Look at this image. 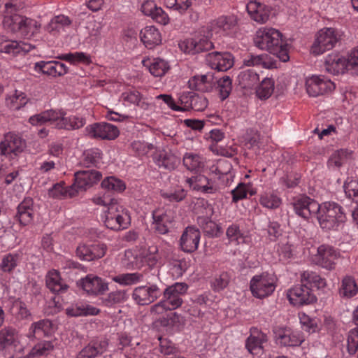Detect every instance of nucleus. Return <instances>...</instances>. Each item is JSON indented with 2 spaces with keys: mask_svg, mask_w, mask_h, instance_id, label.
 Returning <instances> with one entry per match:
<instances>
[{
  "mask_svg": "<svg viewBox=\"0 0 358 358\" xmlns=\"http://www.w3.org/2000/svg\"><path fill=\"white\" fill-rule=\"evenodd\" d=\"M54 349V345L50 341H41L37 343L30 350L26 358H38L46 356Z\"/></svg>",
  "mask_w": 358,
  "mask_h": 358,
  "instance_id": "obj_50",
  "label": "nucleus"
},
{
  "mask_svg": "<svg viewBox=\"0 0 358 358\" xmlns=\"http://www.w3.org/2000/svg\"><path fill=\"white\" fill-rule=\"evenodd\" d=\"M301 282L310 288L321 289L326 286V280L319 274L312 271H305L301 274Z\"/></svg>",
  "mask_w": 358,
  "mask_h": 358,
  "instance_id": "obj_45",
  "label": "nucleus"
},
{
  "mask_svg": "<svg viewBox=\"0 0 358 358\" xmlns=\"http://www.w3.org/2000/svg\"><path fill=\"white\" fill-rule=\"evenodd\" d=\"M343 189L346 197L358 206V180H348L343 185Z\"/></svg>",
  "mask_w": 358,
  "mask_h": 358,
  "instance_id": "obj_62",
  "label": "nucleus"
},
{
  "mask_svg": "<svg viewBox=\"0 0 358 358\" xmlns=\"http://www.w3.org/2000/svg\"><path fill=\"white\" fill-rule=\"evenodd\" d=\"M274 90V81L272 78H265L256 90V94L260 99H267Z\"/></svg>",
  "mask_w": 358,
  "mask_h": 358,
  "instance_id": "obj_56",
  "label": "nucleus"
},
{
  "mask_svg": "<svg viewBox=\"0 0 358 358\" xmlns=\"http://www.w3.org/2000/svg\"><path fill=\"white\" fill-rule=\"evenodd\" d=\"M106 251L104 244H80L77 247L76 255L80 260L90 262L103 257Z\"/></svg>",
  "mask_w": 358,
  "mask_h": 358,
  "instance_id": "obj_20",
  "label": "nucleus"
},
{
  "mask_svg": "<svg viewBox=\"0 0 358 358\" xmlns=\"http://www.w3.org/2000/svg\"><path fill=\"white\" fill-rule=\"evenodd\" d=\"M144 275L141 273H126L113 276L112 280L123 286H130L138 284L143 280Z\"/></svg>",
  "mask_w": 358,
  "mask_h": 358,
  "instance_id": "obj_48",
  "label": "nucleus"
},
{
  "mask_svg": "<svg viewBox=\"0 0 358 358\" xmlns=\"http://www.w3.org/2000/svg\"><path fill=\"white\" fill-rule=\"evenodd\" d=\"M34 70L38 73H42L52 77H57L55 60L40 61L34 64Z\"/></svg>",
  "mask_w": 358,
  "mask_h": 358,
  "instance_id": "obj_63",
  "label": "nucleus"
},
{
  "mask_svg": "<svg viewBox=\"0 0 358 358\" xmlns=\"http://www.w3.org/2000/svg\"><path fill=\"white\" fill-rule=\"evenodd\" d=\"M141 41L148 49H153L162 43V38L159 30L155 26H147L140 33Z\"/></svg>",
  "mask_w": 358,
  "mask_h": 358,
  "instance_id": "obj_35",
  "label": "nucleus"
},
{
  "mask_svg": "<svg viewBox=\"0 0 358 358\" xmlns=\"http://www.w3.org/2000/svg\"><path fill=\"white\" fill-rule=\"evenodd\" d=\"M276 342L285 347H298L304 341L301 331L290 328H279L275 331Z\"/></svg>",
  "mask_w": 358,
  "mask_h": 358,
  "instance_id": "obj_16",
  "label": "nucleus"
},
{
  "mask_svg": "<svg viewBox=\"0 0 358 358\" xmlns=\"http://www.w3.org/2000/svg\"><path fill=\"white\" fill-rule=\"evenodd\" d=\"M46 286L53 293L62 294L67 291L69 286L56 270L50 271L46 275Z\"/></svg>",
  "mask_w": 358,
  "mask_h": 358,
  "instance_id": "obj_39",
  "label": "nucleus"
},
{
  "mask_svg": "<svg viewBox=\"0 0 358 358\" xmlns=\"http://www.w3.org/2000/svg\"><path fill=\"white\" fill-rule=\"evenodd\" d=\"M101 154L98 148L88 149L83 152L81 163L87 167L95 166L99 162Z\"/></svg>",
  "mask_w": 358,
  "mask_h": 358,
  "instance_id": "obj_59",
  "label": "nucleus"
},
{
  "mask_svg": "<svg viewBox=\"0 0 358 358\" xmlns=\"http://www.w3.org/2000/svg\"><path fill=\"white\" fill-rule=\"evenodd\" d=\"M201 232L194 226H188L183 231L180 238V249L186 253H192L198 249Z\"/></svg>",
  "mask_w": 358,
  "mask_h": 358,
  "instance_id": "obj_17",
  "label": "nucleus"
},
{
  "mask_svg": "<svg viewBox=\"0 0 358 358\" xmlns=\"http://www.w3.org/2000/svg\"><path fill=\"white\" fill-rule=\"evenodd\" d=\"M40 27L41 24L36 20L23 16L18 32L22 36L29 38L38 32Z\"/></svg>",
  "mask_w": 358,
  "mask_h": 358,
  "instance_id": "obj_54",
  "label": "nucleus"
},
{
  "mask_svg": "<svg viewBox=\"0 0 358 358\" xmlns=\"http://www.w3.org/2000/svg\"><path fill=\"white\" fill-rule=\"evenodd\" d=\"M237 24V18L233 15H222L213 20L210 23L211 31L216 33H229Z\"/></svg>",
  "mask_w": 358,
  "mask_h": 358,
  "instance_id": "obj_37",
  "label": "nucleus"
},
{
  "mask_svg": "<svg viewBox=\"0 0 358 358\" xmlns=\"http://www.w3.org/2000/svg\"><path fill=\"white\" fill-rule=\"evenodd\" d=\"M142 64L155 77L164 76L170 69L168 62L159 57L144 59Z\"/></svg>",
  "mask_w": 358,
  "mask_h": 358,
  "instance_id": "obj_38",
  "label": "nucleus"
},
{
  "mask_svg": "<svg viewBox=\"0 0 358 358\" xmlns=\"http://www.w3.org/2000/svg\"><path fill=\"white\" fill-rule=\"evenodd\" d=\"M194 0H164L168 8L178 12L180 14L186 13L192 6Z\"/></svg>",
  "mask_w": 358,
  "mask_h": 358,
  "instance_id": "obj_60",
  "label": "nucleus"
},
{
  "mask_svg": "<svg viewBox=\"0 0 358 358\" xmlns=\"http://www.w3.org/2000/svg\"><path fill=\"white\" fill-rule=\"evenodd\" d=\"M74 176L75 182L72 186L74 187V189L77 190L78 193V191L85 190L99 182L102 175L98 171L87 169L76 172Z\"/></svg>",
  "mask_w": 358,
  "mask_h": 358,
  "instance_id": "obj_18",
  "label": "nucleus"
},
{
  "mask_svg": "<svg viewBox=\"0 0 358 358\" xmlns=\"http://www.w3.org/2000/svg\"><path fill=\"white\" fill-rule=\"evenodd\" d=\"M206 63L217 71H226L231 69L234 63V57L229 52H212L206 55Z\"/></svg>",
  "mask_w": 358,
  "mask_h": 358,
  "instance_id": "obj_15",
  "label": "nucleus"
},
{
  "mask_svg": "<svg viewBox=\"0 0 358 358\" xmlns=\"http://www.w3.org/2000/svg\"><path fill=\"white\" fill-rule=\"evenodd\" d=\"M213 80V76L211 73L196 75L189 80V85L196 90L207 91L211 87Z\"/></svg>",
  "mask_w": 358,
  "mask_h": 358,
  "instance_id": "obj_52",
  "label": "nucleus"
},
{
  "mask_svg": "<svg viewBox=\"0 0 358 358\" xmlns=\"http://www.w3.org/2000/svg\"><path fill=\"white\" fill-rule=\"evenodd\" d=\"M267 341L266 334L257 328L250 329V335L245 341V348L252 355H258L263 349V344Z\"/></svg>",
  "mask_w": 358,
  "mask_h": 358,
  "instance_id": "obj_29",
  "label": "nucleus"
},
{
  "mask_svg": "<svg viewBox=\"0 0 358 358\" xmlns=\"http://www.w3.org/2000/svg\"><path fill=\"white\" fill-rule=\"evenodd\" d=\"M155 163L159 167L168 171L176 169L180 163V159L171 151L160 150L153 157Z\"/></svg>",
  "mask_w": 358,
  "mask_h": 358,
  "instance_id": "obj_28",
  "label": "nucleus"
},
{
  "mask_svg": "<svg viewBox=\"0 0 358 358\" xmlns=\"http://www.w3.org/2000/svg\"><path fill=\"white\" fill-rule=\"evenodd\" d=\"M102 219L106 227L114 231L127 229L131 223L129 210L116 201H110Z\"/></svg>",
  "mask_w": 358,
  "mask_h": 358,
  "instance_id": "obj_4",
  "label": "nucleus"
},
{
  "mask_svg": "<svg viewBox=\"0 0 358 358\" xmlns=\"http://www.w3.org/2000/svg\"><path fill=\"white\" fill-rule=\"evenodd\" d=\"M78 284L88 294L99 295L103 294L108 289V283L98 276L87 275L85 278L80 279Z\"/></svg>",
  "mask_w": 358,
  "mask_h": 358,
  "instance_id": "obj_24",
  "label": "nucleus"
},
{
  "mask_svg": "<svg viewBox=\"0 0 358 358\" xmlns=\"http://www.w3.org/2000/svg\"><path fill=\"white\" fill-rule=\"evenodd\" d=\"M187 194V191L182 187H178L174 190H166L161 192V196L164 199H166L170 202L176 203L183 201L186 198Z\"/></svg>",
  "mask_w": 358,
  "mask_h": 358,
  "instance_id": "obj_61",
  "label": "nucleus"
},
{
  "mask_svg": "<svg viewBox=\"0 0 358 358\" xmlns=\"http://www.w3.org/2000/svg\"><path fill=\"white\" fill-rule=\"evenodd\" d=\"M179 103L182 105V111L194 110L202 111L208 106V101L203 95L194 92H182L179 97Z\"/></svg>",
  "mask_w": 358,
  "mask_h": 358,
  "instance_id": "obj_19",
  "label": "nucleus"
},
{
  "mask_svg": "<svg viewBox=\"0 0 358 358\" xmlns=\"http://www.w3.org/2000/svg\"><path fill=\"white\" fill-rule=\"evenodd\" d=\"M275 287V276L268 272L255 275L250 281L252 294L257 299H264L271 295Z\"/></svg>",
  "mask_w": 358,
  "mask_h": 358,
  "instance_id": "obj_5",
  "label": "nucleus"
},
{
  "mask_svg": "<svg viewBox=\"0 0 358 358\" xmlns=\"http://www.w3.org/2000/svg\"><path fill=\"white\" fill-rule=\"evenodd\" d=\"M246 9L250 17L258 23H265L269 18L270 10L268 7L257 1H250L247 4Z\"/></svg>",
  "mask_w": 358,
  "mask_h": 358,
  "instance_id": "obj_33",
  "label": "nucleus"
},
{
  "mask_svg": "<svg viewBox=\"0 0 358 358\" xmlns=\"http://www.w3.org/2000/svg\"><path fill=\"white\" fill-rule=\"evenodd\" d=\"M99 309L83 301L71 303L66 308V313L70 317L96 315Z\"/></svg>",
  "mask_w": 358,
  "mask_h": 358,
  "instance_id": "obj_36",
  "label": "nucleus"
},
{
  "mask_svg": "<svg viewBox=\"0 0 358 358\" xmlns=\"http://www.w3.org/2000/svg\"><path fill=\"white\" fill-rule=\"evenodd\" d=\"M186 182L193 190L205 194L215 193L218 187L215 180L209 179L204 175H197L186 179Z\"/></svg>",
  "mask_w": 358,
  "mask_h": 358,
  "instance_id": "obj_23",
  "label": "nucleus"
},
{
  "mask_svg": "<svg viewBox=\"0 0 358 358\" xmlns=\"http://www.w3.org/2000/svg\"><path fill=\"white\" fill-rule=\"evenodd\" d=\"M127 299V292L124 290H117L110 292L103 301L106 306L110 307L115 304L120 303Z\"/></svg>",
  "mask_w": 358,
  "mask_h": 358,
  "instance_id": "obj_64",
  "label": "nucleus"
},
{
  "mask_svg": "<svg viewBox=\"0 0 358 358\" xmlns=\"http://www.w3.org/2000/svg\"><path fill=\"white\" fill-rule=\"evenodd\" d=\"M299 319L301 328L310 333H315L319 330L318 319L316 317H310L305 313H299Z\"/></svg>",
  "mask_w": 358,
  "mask_h": 358,
  "instance_id": "obj_57",
  "label": "nucleus"
},
{
  "mask_svg": "<svg viewBox=\"0 0 358 358\" xmlns=\"http://www.w3.org/2000/svg\"><path fill=\"white\" fill-rule=\"evenodd\" d=\"M339 31L334 28H323L315 35L311 46V52L315 55L323 54L331 50L341 39Z\"/></svg>",
  "mask_w": 358,
  "mask_h": 358,
  "instance_id": "obj_6",
  "label": "nucleus"
},
{
  "mask_svg": "<svg viewBox=\"0 0 358 358\" xmlns=\"http://www.w3.org/2000/svg\"><path fill=\"white\" fill-rule=\"evenodd\" d=\"M185 43V51L192 55L210 50L213 47V43L206 37L187 39Z\"/></svg>",
  "mask_w": 358,
  "mask_h": 358,
  "instance_id": "obj_40",
  "label": "nucleus"
},
{
  "mask_svg": "<svg viewBox=\"0 0 358 358\" xmlns=\"http://www.w3.org/2000/svg\"><path fill=\"white\" fill-rule=\"evenodd\" d=\"M306 88L310 96L315 97L331 92L335 89V85L324 76L313 75L306 78Z\"/></svg>",
  "mask_w": 358,
  "mask_h": 358,
  "instance_id": "obj_11",
  "label": "nucleus"
},
{
  "mask_svg": "<svg viewBox=\"0 0 358 358\" xmlns=\"http://www.w3.org/2000/svg\"><path fill=\"white\" fill-rule=\"evenodd\" d=\"M238 79L243 88H252L259 82V76L253 69H247L240 72Z\"/></svg>",
  "mask_w": 358,
  "mask_h": 358,
  "instance_id": "obj_53",
  "label": "nucleus"
},
{
  "mask_svg": "<svg viewBox=\"0 0 358 358\" xmlns=\"http://www.w3.org/2000/svg\"><path fill=\"white\" fill-rule=\"evenodd\" d=\"M22 260L17 252H9L2 256L0 262V270L7 274H12Z\"/></svg>",
  "mask_w": 358,
  "mask_h": 358,
  "instance_id": "obj_41",
  "label": "nucleus"
},
{
  "mask_svg": "<svg viewBox=\"0 0 358 358\" xmlns=\"http://www.w3.org/2000/svg\"><path fill=\"white\" fill-rule=\"evenodd\" d=\"M162 294V291L157 285L148 282L146 285L134 288L131 296L138 305L145 306L154 302Z\"/></svg>",
  "mask_w": 358,
  "mask_h": 358,
  "instance_id": "obj_9",
  "label": "nucleus"
},
{
  "mask_svg": "<svg viewBox=\"0 0 358 358\" xmlns=\"http://www.w3.org/2000/svg\"><path fill=\"white\" fill-rule=\"evenodd\" d=\"M57 58L60 60L68 62L73 65H76L78 64H90L92 62L90 56L83 52L62 54L58 55Z\"/></svg>",
  "mask_w": 358,
  "mask_h": 358,
  "instance_id": "obj_51",
  "label": "nucleus"
},
{
  "mask_svg": "<svg viewBox=\"0 0 358 358\" xmlns=\"http://www.w3.org/2000/svg\"><path fill=\"white\" fill-rule=\"evenodd\" d=\"M4 7L3 28L12 33L18 32L23 16L17 13V7L13 2L5 3Z\"/></svg>",
  "mask_w": 358,
  "mask_h": 358,
  "instance_id": "obj_21",
  "label": "nucleus"
},
{
  "mask_svg": "<svg viewBox=\"0 0 358 358\" xmlns=\"http://www.w3.org/2000/svg\"><path fill=\"white\" fill-rule=\"evenodd\" d=\"M347 66L346 58L338 54H329L324 59V70L330 74L343 73L345 70H348Z\"/></svg>",
  "mask_w": 358,
  "mask_h": 358,
  "instance_id": "obj_31",
  "label": "nucleus"
},
{
  "mask_svg": "<svg viewBox=\"0 0 358 358\" xmlns=\"http://www.w3.org/2000/svg\"><path fill=\"white\" fill-rule=\"evenodd\" d=\"M30 44L22 41L8 39L6 36H0V52L6 54L17 55L28 52L33 49Z\"/></svg>",
  "mask_w": 358,
  "mask_h": 358,
  "instance_id": "obj_27",
  "label": "nucleus"
},
{
  "mask_svg": "<svg viewBox=\"0 0 358 358\" xmlns=\"http://www.w3.org/2000/svg\"><path fill=\"white\" fill-rule=\"evenodd\" d=\"M19 343V336L15 329L6 327L0 331V351H10L13 348L15 350Z\"/></svg>",
  "mask_w": 358,
  "mask_h": 358,
  "instance_id": "obj_34",
  "label": "nucleus"
},
{
  "mask_svg": "<svg viewBox=\"0 0 358 358\" xmlns=\"http://www.w3.org/2000/svg\"><path fill=\"white\" fill-rule=\"evenodd\" d=\"M101 187L105 189L115 192H122L126 188L125 183L122 180L114 176L106 177L103 180Z\"/></svg>",
  "mask_w": 358,
  "mask_h": 358,
  "instance_id": "obj_58",
  "label": "nucleus"
},
{
  "mask_svg": "<svg viewBox=\"0 0 358 358\" xmlns=\"http://www.w3.org/2000/svg\"><path fill=\"white\" fill-rule=\"evenodd\" d=\"M121 99L125 106L132 104L144 109L148 106V103L143 101L142 94L137 90H128L123 92Z\"/></svg>",
  "mask_w": 358,
  "mask_h": 358,
  "instance_id": "obj_49",
  "label": "nucleus"
},
{
  "mask_svg": "<svg viewBox=\"0 0 358 358\" xmlns=\"http://www.w3.org/2000/svg\"><path fill=\"white\" fill-rule=\"evenodd\" d=\"M226 237L228 244L236 246L246 243L249 238L248 232L237 222H234L227 227Z\"/></svg>",
  "mask_w": 358,
  "mask_h": 358,
  "instance_id": "obj_26",
  "label": "nucleus"
},
{
  "mask_svg": "<svg viewBox=\"0 0 358 358\" xmlns=\"http://www.w3.org/2000/svg\"><path fill=\"white\" fill-rule=\"evenodd\" d=\"M108 346L106 338L92 340L78 353L76 358H95L106 352Z\"/></svg>",
  "mask_w": 358,
  "mask_h": 358,
  "instance_id": "obj_30",
  "label": "nucleus"
},
{
  "mask_svg": "<svg viewBox=\"0 0 358 358\" xmlns=\"http://www.w3.org/2000/svg\"><path fill=\"white\" fill-rule=\"evenodd\" d=\"M317 219L322 230L338 231L343 227L346 217L339 204L335 202H324L321 204L317 213Z\"/></svg>",
  "mask_w": 358,
  "mask_h": 358,
  "instance_id": "obj_3",
  "label": "nucleus"
},
{
  "mask_svg": "<svg viewBox=\"0 0 358 358\" xmlns=\"http://www.w3.org/2000/svg\"><path fill=\"white\" fill-rule=\"evenodd\" d=\"M34 215V201L31 197H26L18 204L15 218L21 225L26 226L33 221Z\"/></svg>",
  "mask_w": 358,
  "mask_h": 358,
  "instance_id": "obj_25",
  "label": "nucleus"
},
{
  "mask_svg": "<svg viewBox=\"0 0 358 358\" xmlns=\"http://www.w3.org/2000/svg\"><path fill=\"white\" fill-rule=\"evenodd\" d=\"M64 182L55 184L48 190V196L53 199H62L67 196L73 197L76 195L77 190L72 185L64 187Z\"/></svg>",
  "mask_w": 358,
  "mask_h": 358,
  "instance_id": "obj_44",
  "label": "nucleus"
},
{
  "mask_svg": "<svg viewBox=\"0 0 358 358\" xmlns=\"http://www.w3.org/2000/svg\"><path fill=\"white\" fill-rule=\"evenodd\" d=\"M358 293V285L352 276H345L343 278L338 289L339 296L342 299H351Z\"/></svg>",
  "mask_w": 358,
  "mask_h": 358,
  "instance_id": "obj_42",
  "label": "nucleus"
},
{
  "mask_svg": "<svg viewBox=\"0 0 358 358\" xmlns=\"http://www.w3.org/2000/svg\"><path fill=\"white\" fill-rule=\"evenodd\" d=\"M198 223L203 232L210 237H219L222 234L220 224L208 217H199Z\"/></svg>",
  "mask_w": 358,
  "mask_h": 358,
  "instance_id": "obj_46",
  "label": "nucleus"
},
{
  "mask_svg": "<svg viewBox=\"0 0 358 358\" xmlns=\"http://www.w3.org/2000/svg\"><path fill=\"white\" fill-rule=\"evenodd\" d=\"M256 47L275 55L283 62L289 59L288 45L282 38V34L273 28L264 27L258 29L254 38Z\"/></svg>",
  "mask_w": 358,
  "mask_h": 358,
  "instance_id": "obj_1",
  "label": "nucleus"
},
{
  "mask_svg": "<svg viewBox=\"0 0 358 358\" xmlns=\"http://www.w3.org/2000/svg\"><path fill=\"white\" fill-rule=\"evenodd\" d=\"M152 225L155 231L159 234H167L173 227L175 213L168 208H158L152 212Z\"/></svg>",
  "mask_w": 358,
  "mask_h": 358,
  "instance_id": "obj_7",
  "label": "nucleus"
},
{
  "mask_svg": "<svg viewBox=\"0 0 358 358\" xmlns=\"http://www.w3.org/2000/svg\"><path fill=\"white\" fill-rule=\"evenodd\" d=\"M86 135L91 138L101 140H114L118 137V128L106 122H95L87 125L85 129Z\"/></svg>",
  "mask_w": 358,
  "mask_h": 358,
  "instance_id": "obj_8",
  "label": "nucleus"
},
{
  "mask_svg": "<svg viewBox=\"0 0 358 358\" xmlns=\"http://www.w3.org/2000/svg\"><path fill=\"white\" fill-rule=\"evenodd\" d=\"M187 289L188 285L186 283L176 282L162 291V299L172 310H175L182 305V299L181 296L187 292Z\"/></svg>",
  "mask_w": 358,
  "mask_h": 358,
  "instance_id": "obj_14",
  "label": "nucleus"
},
{
  "mask_svg": "<svg viewBox=\"0 0 358 358\" xmlns=\"http://www.w3.org/2000/svg\"><path fill=\"white\" fill-rule=\"evenodd\" d=\"M26 147L25 141L15 133L9 132L4 136L0 143L1 154L13 157L21 153Z\"/></svg>",
  "mask_w": 358,
  "mask_h": 358,
  "instance_id": "obj_12",
  "label": "nucleus"
},
{
  "mask_svg": "<svg viewBox=\"0 0 358 358\" xmlns=\"http://www.w3.org/2000/svg\"><path fill=\"white\" fill-rule=\"evenodd\" d=\"M47 122L59 129L75 130L83 127L86 120L78 115L65 117L63 111L57 112L53 110H46L29 117V122L32 125L43 124Z\"/></svg>",
  "mask_w": 358,
  "mask_h": 358,
  "instance_id": "obj_2",
  "label": "nucleus"
},
{
  "mask_svg": "<svg viewBox=\"0 0 358 358\" xmlns=\"http://www.w3.org/2000/svg\"><path fill=\"white\" fill-rule=\"evenodd\" d=\"M54 331L52 322L48 319H43L31 324L26 336L33 341L43 337H49Z\"/></svg>",
  "mask_w": 358,
  "mask_h": 358,
  "instance_id": "obj_22",
  "label": "nucleus"
},
{
  "mask_svg": "<svg viewBox=\"0 0 358 358\" xmlns=\"http://www.w3.org/2000/svg\"><path fill=\"white\" fill-rule=\"evenodd\" d=\"M292 205L295 213L304 219L317 215L321 206L317 201L305 195L295 199Z\"/></svg>",
  "mask_w": 358,
  "mask_h": 358,
  "instance_id": "obj_13",
  "label": "nucleus"
},
{
  "mask_svg": "<svg viewBox=\"0 0 358 358\" xmlns=\"http://www.w3.org/2000/svg\"><path fill=\"white\" fill-rule=\"evenodd\" d=\"M339 253L331 246L322 245L317 249V259L319 264L328 270L334 268L335 261L338 259Z\"/></svg>",
  "mask_w": 358,
  "mask_h": 358,
  "instance_id": "obj_32",
  "label": "nucleus"
},
{
  "mask_svg": "<svg viewBox=\"0 0 358 358\" xmlns=\"http://www.w3.org/2000/svg\"><path fill=\"white\" fill-rule=\"evenodd\" d=\"M287 296L291 304L300 307L316 301V296L306 285H296L287 290Z\"/></svg>",
  "mask_w": 358,
  "mask_h": 358,
  "instance_id": "obj_10",
  "label": "nucleus"
},
{
  "mask_svg": "<svg viewBox=\"0 0 358 358\" xmlns=\"http://www.w3.org/2000/svg\"><path fill=\"white\" fill-rule=\"evenodd\" d=\"M184 166L190 171H199L204 166V159L199 154L188 152H185L182 157Z\"/></svg>",
  "mask_w": 358,
  "mask_h": 358,
  "instance_id": "obj_43",
  "label": "nucleus"
},
{
  "mask_svg": "<svg viewBox=\"0 0 358 358\" xmlns=\"http://www.w3.org/2000/svg\"><path fill=\"white\" fill-rule=\"evenodd\" d=\"M71 23V21L67 16L64 15H57L51 19L46 29L48 32L55 35L64 31L65 28L69 27Z\"/></svg>",
  "mask_w": 358,
  "mask_h": 358,
  "instance_id": "obj_47",
  "label": "nucleus"
},
{
  "mask_svg": "<svg viewBox=\"0 0 358 358\" xmlns=\"http://www.w3.org/2000/svg\"><path fill=\"white\" fill-rule=\"evenodd\" d=\"M259 203L264 208L273 210L280 207L282 199L273 192H264L260 195Z\"/></svg>",
  "mask_w": 358,
  "mask_h": 358,
  "instance_id": "obj_55",
  "label": "nucleus"
}]
</instances>
